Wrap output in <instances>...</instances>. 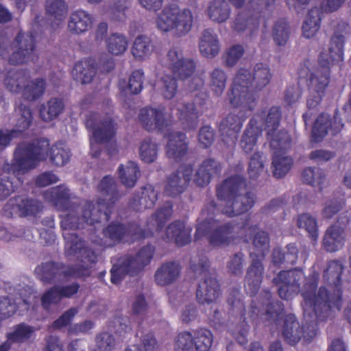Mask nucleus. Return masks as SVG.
Wrapping results in <instances>:
<instances>
[{"label":"nucleus","mask_w":351,"mask_h":351,"mask_svg":"<svg viewBox=\"0 0 351 351\" xmlns=\"http://www.w3.org/2000/svg\"><path fill=\"white\" fill-rule=\"evenodd\" d=\"M344 266L341 261L331 260L328 262L324 271V279L327 288L322 286L317 291L319 279V273L313 269L304 278L302 269L294 268L282 270L273 278V283L278 287V294L284 300H292L301 294L303 298L302 306L307 328H312L306 335V326L300 328L293 314L285 317L282 336L289 345L297 344L303 335L311 341L317 335L319 322H324L332 316L335 311H339L343 303L341 276Z\"/></svg>","instance_id":"1"},{"label":"nucleus","mask_w":351,"mask_h":351,"mask_svg":"<svg viewBox=\"0 0 351 351\" xmlns=\"http://www.w3.org/2000/svg\"><path fill=\"white\" fill-rule=\"evenodd\" d=\"M98 190L104 197L95 203L86 201L82 208L71 203L70 191L64 184L49 189L44 192L43 197L57 209L66 212L60 215V227L64 232H70L110 220L114 205L121 197L115 179L110 176H104Z\"/></svg>","instance_id":"2"},{"label":"nucleus","mask_w":351,"mask_h":351,"mask_svg":"<svg viewBox=\"0 0 351 351\" xmlns=\"http://www.w3.org/2000/svg\"><path fill=\"white\" fill-rule=\"evenodd\" d=\"M271 74L269 67L257 63L253 72L240 68L235 75L228 98L234 108H239V114L230 113L219 123V131L223 143L234 145L243 121L255 109L258 99V92L270 82Z\"/></svg>","instance_id":"3"},{"label":"nucleus","mask_w":351,"mask_h":351,"mask_svg":"<svg viewBox=\"0 0 351 351\" xmlns=\"http://www.w3.org/2000/svg\"><path fill=\"white\" fill-rule=\"evenodd\" d=\"M65 255L75 256L84 265L66 266L61 263L47 262L35 269L37 278L44 284H51L69 277L80 278L90 276V268L97 262V254L86 241L75 233L63 232Z\"/></svg>","instance_id":"4"},{"label":"nucleus","mask_w":351,"mask_h":351,"mask_svg":"<svg viewBox=\"0 0 351 351\" xmlns=\"http://www.w3.org/2000/svg\"><path fill=\"white\" fill-rule=\"evenodd\" d=\"M58 167L65 165L70 159V150L62 142L50 147L49 141L45 138L19 143L13 153L11 162H5L3 170L13 175H23L36 168L48 157Z\"/></svg>","instance_id":"5"},{"label":"nucleus","mask_w":351,"mask_h":351,"mask_svg":"<svg viewBox=\"0 0 351 351\" xmlns=\"http://www.w3.org/2000/svg\"><path fill=\"white\" fill-rule=\"evenodd\" d=\"M344 43V36L335 32L330 38L328 51H322L319 53L318 66L315 71H310L308 60H305L298 69L299 78H307V85L316 94L307 99L306 106L308 110L315 109L321 104L330 84L331 67L336 64L341 66L343 61Z\"/></svg>","instance_id":"6"},{"label":"nucleus","mask_w":351,"mask_h":351,"mask_svg":"<svg viewBox=\"0 0 351 351\" xmlns=\"http://www.w3.org/2000/svg\"><path fill=\"white\" fill-rule=\"evenodd\" d=\"M173 214V204L166 202L158 208L147 222V229H143L136 222L124 223L113 221L102 230L103 238L93 240V242L103 247H112L121 243L126 238L141 240L152 237L154 232H159Z\"/></svg>","instance_id":"7"},{"label":"nucleus","mask_w":351,"mask_h":351,"mask_svg":"<svg viewBox=\"0 0 351 351\" xmlns=\"http://www.w3.org/2000/svg\"><path fill=\"white\" fill-rule=\"evenodd\" d=\"M218 212L217 204L210 201L201 213L202 217H206L199 222L196 226L195 240H199L205 237L213 247H226L232 243L237 237L234 234L236 225L232 222L220 223L215 219Z\"/></svg>","instance_id":"8"},{"label":"nucleus","mask_w":351,"mask_h":351,"mask_svg":"<svg viewBox=\"0 0 351 351\" xmlns=\"http://www.w3.org/2000/svg\"><path fill=\"white\" fill-rule=\"evenodd\" d=\"M257 229L256 225L250 226L247 228L250 235L245 234L243 237L245 242L252 239L254 246V251L250 253L252 261L247 270L245 285L246 292L251 296L255 295L260 289L264 273L263 260L269 250L270 239L268 233L265 231L256 232Z\"/></svg>","instance_id":"9"},{"label":"nucleus","mask_w":351,"mask_h":351,"mask_svg":"<svg viewBox=\"0 0 351 351\" xmlns=\"http://www.w3.org/2000/svg\"><path fill=\"white\" fill-rule=\"evenodd\" d=\"M246 186L245 180L238 175L225 179L216 189L217 198L226 202L221 212L228 217L240 215L247 213L254 206L255 197L253 193L241 191Z\"/></svg>","instance_id":"10"},{"label":"nucleus","mask_w":351,"mask_h":351,"mask_svg":"<svg viewBox=\"0 0 351 351\" xmlns=\"http://www.w3.org/2000/svg\"><path fill=\"white\" fill-rule=\"evenodd\" d=\"M282 118L280 106H273L267 110L257 112L250 120L241 140V147L246 154L251 153L263 130L273 134L278 130Z\"/></svg>","instance_id":"11"},{"label":"nucleus","mask_w":351,"mask_h":351,"mask_svg":"<svg viewBox=\"0 0 351 351\" xmlns=\"http://www.w3.org/2000/svg\"><path fill=\"white\" fill-rule=\"evenodd\" d=\"M154 247L146 245L135 254H125L117 259L110 269V281L119 285L127 276H138L149 265L154 256Z\"/></svg>","instance_id":"12"},{"label":"nucleus","mask_w":351,"mask_h":351,"mask_svg":"<svg viewBox=\"0 0 351 351\" xmlns=\"http://www.w3.org/2000/svg\"><path fill=\"white\" fill-rule=\"evenodd\" d=\"M190 267L195 274L203 276L196 290L197 301L199 304H210L215 302L221 295L220 285L209 271L210 262L205 256H199L198 263H191Z\"/></svg>","instance_id":"13"},{"label":"nucleus","mask_w":351,"mask_h":351,"mask_svg":"<svg viewBox=\"0 0 351 351\" xmlns=\"http://www.w3.org/2000/svg\"><path fill=\"white\" fill-rule=\"evenodd\" d=\"M193 25L192 12L189 9L181 10L177 5L165 7L156 19V25L162 32L176 29L178 36L188 33Z\"/></svg>","instance_id":"14"},{"label":"nucleus","mask_w":351,"mask_h":351,"mask_svg":"<svg viewBox=\"0 0 351 351\" xmlns=\"http://www.w3.org/2000/svg\"><path fill=\"white\" fill-rule=\"evenodd\" d=\"M85 125L92 132L93 137L99 144L110 142L117 133L114 120L110 117H102L97 112H91L87 114Z\"/></svg>","instance_id":"15"},{"label":"nucleus","mask_w":351,"mask_h":351,"mask_svg":"<svg viewBox=\"0 0 351 351\" xmlns=\"http://www.w3.org/2000/svg\"><path fill=\"white\" fill-rule=\"evenodd\" d=\"M17 50L9 58V63L12 65L23 64L29 61L35 62L38 57L36 54V34L34 32L20 31L14 38Z\"/></svg>","instance_id":"16"},{"label":"nucleus","mask_w":351,"mask_h":351,"mask_svg":"<svg viewBox=\"0 0 351 351\" xmlns=\"http://www.w3.org/2000/svg\"><path fill=\"white\" fill-rule=\"evenodd\" d=\"M263 298L260 306H258L254 300H252L248 316L253 320L261 313L265 311V319L276 324L282 319L285 311L284 304L282 302L272 300V293L269 289L263 290L261 293Z\"/></svg>","instance_id":"17"},{"label":"nucleus","mask_w":351,"mask_h":351,"mask_svg":"<svg viewBox=\"0 0 351 351\" xmlns=\"http://www.w3.org/2000/svg\"><path fill=\"white\" fill-rule=\"evenodd\" d=\"M343 126L338 108L335 110L333 117L328 113L322 112L313 123L311 130L312 141L319 143L329 132L332 136L337 135L342 130Z\"/></svg>","instance_id":"18"},{"label":"nucleus","mask_w":351,"mask_h":351,"mask_svg":"<svg viewBox=\"0 0 351 351\" xmlns=\"http://www.w3.org/2000/svg\"><path fill=\"white\" fill-rule=\"evenodd\" d=\"M43 208L41 202L29 197L17 196L10 198L3 207V213L8 217L36 216Z\"/></svg>","instance_id":"19"},{"label":"nucleus","mask_w":351,"mask_h":351,"mask_svg":"<svg viewBox=\"0 0 351 351\" xmlns=\"http://www.w3.org/2000/svg\"><path fill=\"white\" fill-rule=\"evenodd\" d=\"M138 119L143 128L149 132H162L172 123V117L166 115L164 108L145 106L140 110Z\"/></svg>","instance_id":"20"},{"label":"nucleus","mask_w":351,"mask_h":351,"mask_svg":"<svg viewBox=\"0 0 351 351\" xmlns=\"http://www.w3.org/2000/svg\"><path fill=\"white\" fill-rule=\"evenodd\" d=\"M167 66L173 76L182 80L193 75L197 67L193 59L184 58L182 51L176 47L167 53Z\"/></svg>","instance_id":"21"},{"label":"nucleus","mask_w":351,"mask_h":351,"mask_svg":"<svg viewBox=\"0 0 351 351\" xmlns=\"http://www.w3.org/2000/svg\"><path fill=\"white\" fill-rule=\"evenodd\" d=\"M5 84L10 91L21 93L23 98L30 101H36L41 97L46 87L45 80L43 78H37L23 83V87L21 83L16 82L12 83L11 79L6 78Z\"/></svg>","instance_id":"22"},{"label":"nucleus","mask_w":351,"mask_h":351,"mask_svg":"<svg viewBox=\"0 0 351 351\" xmlns=\"http://www.w3.org/2000/svg\"><path fill=\"white\" fill-rule=\"evenodd\" d=\"M158 199V192L151 184L141 189V191L134 193L129 202V207L134 211L140 212L154 206Z\"/></svg>","instance_id":"23"},{"label":"nucleus","mask_w":351,"mask_h":351,"mask_svg":"<svg viewBox=\"0 0 351 351\" xmlns=\"http://www.w3.org/2000/svg\"><path fill=\"white\" fill-rule=\"evenodd\" d=\"M167 138L165 147L167 157L176 161L180 160L188 152L186 134L181 132H173L168 134Z\"/></svg>","instance_id":"24"},{"label":"nucleus","mask_w":351,"mask_h":351,"mask_svg":"<svg viewBox=\"0 0 351 351\" xmlns=\"http://www.w3.org/2000/svg\"><path fill=\"white\" fill-rule=\"evenodd\" d=\"M260 17L255 10L245 9L237 14L231 27L237 32L249 30L252 34L259 27Z\"/></svg>","instance_id":"25"},{"label":"nucleus","mask_w":351,"mask_h":351,"mask_svg":"<svg viewBox=\"0 0 351 351\" xmlns=\"http://www.w3.org/2000/svg\"><path fill=\"white\" fill-rule=\"evenodd\" d=\"M191 227H186L184 221L176 220L168 226L166 236L169 241H173L177 246L182 247L191 242Z\"/></svg>","instance_id":"26"},{"label":"nucleus","mask_w":351,"mask_h":351,"mask_svg":"<svg viewBox=\"0 0 351 351\" xmlns=\"http://www.w3.org/2000/svg\"><path fill=\"white\" fill-rule=\"evenodd\" d=\"M96 62L91 58L77 61L73 69L72 75L75 80L82 84H90L96 75Z\"/></svg>","instance_id":"27"},{"label":"nucleus","mask_w":351,"mask_h":351,"mask_svg":"<svg viewBox=\"0 0 351 351\" xmlns=\"http://www.w3.org/2000/svg\"><path fill=\"white\" fill-rule=\"evenodd\" d=\"M221 166L219 162L213 158L203 161L195 173L194 182L198 186L208 185L213 176L219 174Z\"/></svg>","instance_id":"28"},{"label":"nucleus","mask_w":351,"mask_h":351,"mask_svg":"<svg viewBox=\"0 0 351 351\" xmlns=\"http://www.w3.org/2000/svg\"><path fill=\"white\" fill-rule=\"evenodd\" d=\"M345 241V230L337 224L331 225L326 231L323 245L329 252H335L341 248Z\"/></svg>","instance_id":"29"},{"label":"nucleus","mask_w":351,"mask_h":351,"mask_svg":"<svg viewBox=\"0 0 351 351\" xmlns=\"http://www.w3.org/2000/svg\"><path fill=\"white\" fill-rule=\"evenodd\" d=\"M93 25L92 16L86 11L78 10L71 13L68 21V29L75 34L87 32Z\"/></svg>","instance_id":"30"},{"label":"nucleus","mask_w":351,"mask_h":351,"mask_svg":"<svg viewBox=\"0 0 351 351\" xmlns=\"http://www.w3.org/2000/svg\"><path fill=\"white\" fill-rule=\"evenodd\" d=\"M199 47L201 53L206 58H214L218 55L220 44L213 29H206L202 32Z\"/></svg>","instance_id":"31"},{"label":"nucleus","mask_w":351,"mask_h":351,"mask_svg":"<svg viewBox=\"0 0 351 351\" xmlns=\"http://www.w3.org/2000/svg\"><path fill=\"white\" fill-rule=\"evenodd\" d=\"M181 267L174 261L162 264L155 273V281L158 285L166 286L173 283L179 276Z\"/></svg>","instance_id":"32"},{"label":"nucleus","mask_w":351,"mask_h":351,"mask_svg":"<svg viewBox=\"0 0 351 351\" xmlns=\"http://www.w3.org/2000/svg\"><path fill=\"white\" fill-rule=\"evenodd\" d=\"M154 48L151 38L145 35H139L133 42L131 53L136 60L142 61L151 56Z\"/></svg>","instance_id":"33"},{"label":"nucleus","mask_w":351,"mask_h":351,"mask_svg":"<svg viewBox=\"0 0 351 351\" xmlns=\"http://www.w3.org/2000/svg\"><path fill=\"white\" fill-rule=\"evenodd\" d=\"M35 328L25 322L14 325L12 331L7 332L6 339L12 346L14 343H23L29 341L35 333Z\"/></svg>","instance_id":"34"},{"label":"nucleus","mask_w":351,"mask_h":351,"mask_svg":"<svg viewBox=\"0 0 351 351\" xmlns=\"http://www.w3.org/2000/svg\"><path fill=\"white\" fill-rule=\"evenodd\" d=\"M273 153H286L291 147L292 139L285 129L276 130L273 134H267Z\"/></svg>","instance_id":"35"},{"label":"nucleus","mask_w":351,"mask_h":351,"mask_svg":"<svg viewBox=\"0 0 351 351\" xmlns=\"http://www.w3.org/2000/svg\"><path fill=\"white\" fill-rule=\"evenodd\" d=\"M303 182L313 187H317L321 192L326 183V176L324 171L319 167H306L302 173Z\"/></svg>","instance_id":"36"},{"label":"nucleus","mask_w":351,"mask_h":351,"mask_svg":"<svg viewBox=\"0 0 351 351\" xmlns=\"http://www.w3.org/2000/svg\"><path fill=\"white\" fill-rule=\"evenodd\" d=\"M209 19L215 22H225L230 15V8L225 0H213L207 8Z\"/></svg>","instance_id":"37"},{"label":"nucleus","mask_w":351,"mask_h":351,"mask_svg":"<svg viewBox=\"0 0 351 351\" xmlns=\"http://www.w3.org/2000/svg\"><path fill=\"white\" fill-rule=\"evenodd\" d=\"M178 116L186 129L193 130L197 126L199 113L195 102L184 104L178 109Z\"/></svg>","instance_id":"38"},{"label":"nucleus","mask_w":351,"mask_h":351,"mask_svg":"<svg viewBox=\"0 0 351 351\" xmlns=\"http://www.w3.org/2000/svg\"><path fill=\"white\" fill-rule=\"evenodd\" d=\"M118 172L120 181L127 188L134 187L140 176L139 167L133 161H129L125 166L120 165Z\"/></svg>","instance_id":"39"},{"label":"nucleus","mask_w":351,"mask_h":351,"mask_svg":"<svg viewBox=\"0 0 351 351\" xmlns=\"http://www.w3.org/2000/svg\"><path fill=\"white\" fill-rule=\"evenodd\" d=\"M286 252L280 248H275L272 252V262L274 265L286 263L293 265L296 264L298 258V249L295 244L289 243L286 247Z\"/></svg>","instance_id":"40"},{"label":"nucleus","mask_w":351,"mask_h":351,"mask_svg":"<svg viewBox=\"0 0 351 351\" xmlns=\"http://www.w3.org/2000/svg\"><path fill=\"white\" fill-rule=\"evenodd\" d=\"M322 12L319 8L311 9L302 25L303 36L307 38H312L320 28Z\"/></svg>","instance_id":"41"},{"label":"nucleus","mask_w":351,"mask_h":351,"mask_svg":"<svg viewBox=\"0 0 351 351\" xmlns=\"http://www.w3.org/2000/svg\"><path fill=\"white\" fill-rule=\"evenodd\" d=\"M286 153H273L272 171L275 178H281L291 170L293 164V158L285 156Z\"/></svg>","instance_id":"42"},{"label":"nucleus","mask_w":351,"mask_h":351,"mask_svg":"<svg viewBox=\"0 0 351 351\" xmlns=\"http://www.w3.org/2000/svg\"><path fill=\"white\" fill-rule=\"evenodd\" d=\"M108 51L114 56L123 54L128 47V40L123 34L112 33L106 40Z\"/></svg>","instance_id":"43"},{"label":"nucleus","mask_w":351,"mask_h":351,"mask_svg":"<svg viewBox=\"0 0 351 351\" xmlns=\"http://www.w3.org/2000/svg\"><path fill=\"white\" fill-rule=\"evenodd\" d=\"M239 289H233L228 298L227 302L230 306V313L239 317L243 322H246L245 306L242 300Z\"/></svg>","instance_id":"44"},{"label":"nucleus","mask_w":351,"mask_h":351,"mask_svg":"<svg viewBox=\"0 0 351 351\" xmlns=\"http://www.w3.org/2000/svg\"><path fill=\"white\" fill-rule=\"evenodd\" d=\"M187 186L185 181L182 180L180 171H176L167 178L165 193L168 196L176 197L182 194Z\"/></svg>","instance_id":"45"},{"label":"nucleus","mask_w":351,"mask_h":351,"mask_svg":"<svg viewBox=\"0 0 351 351\" xmlns=\"http://www.w3.org/2000/svg\"><path fill=\"white\" fill-rule=\"evenodd\" d=\"M64 104L61 99L51 98L47 102V108L40 109V116L45 121H51L58 117L64 110Z\"/></svg>","instance_id":"46"},{"label":"nucleus","mask_w":351,"mask_h":351,"mask_svg":"<svg viewBox=\"0 0 351 351\" xmlns=\"http://www.w3.org/2000/svg\"><path fill=\"white\" fill-rule=\"evenodd\" d=\"M194 348L196 351H210L213 335L208 329L201 328L194 331Z\"/></svg>","instance_id":"47"},{"label":"nucleus","mask_w":351,"mask_h":351,"mask_svg":"<svg viewBox=\"0 0 351 351\" xmlns=\"http://www.w3.org/2000/svg\"><path fill=\"white\" fill-rule=\"evenodd\" d=\"M227 75L221 69H215L210 74L209 86L214 95L220 97L223 94L227 82Z\"/></svg>","instance_id":"48"},{"label":"nucleus","mask_w":351,"mask_h":351,"mask_svg":"<svg viewBox=\"0 0 351 351\" xmlns=\"http://www.w3.org/2000/svg\"><path fill=\"white\" fill-rule=\"evenodd\" d=\"M297 225L299 228L304 229L311 241L316 243L318 238V226L315 217L306 213L299 215Z\"/></svg>","instance_id":"49"},{"label":"nucleus","mask_w":351,"mask_h":351,"mask_svg":"<svg viewBox=\"0 0 351 351\" xmlns=\"http://www.w3.org/2000/svg\"><path fill=\"white\" fill-rule=\"evenodd\" d=\"M290 35V28L285 19H278L273 27L272 36L274 42L278 46L287 44Z\"/></svg>","instance_id":"50"},{"label":"nucleus","mask_w":351,"mask_h":351,"mask_svg":"<svg viewBox=\"0 0 351 351\" xmlns=\"http://www.w3.org/2000/svg\"><path fill=\"white\" fill-rule=\"evenodd\" d=\"M18 309L19 305L15 300L8 296L0 297V327L2 321L12 317Z\"/></svg>","instance_id":"51"},{"label":"nucleus","mask_w":351,"mask_h":351,"mask_svg":"<svg viewBox=\"0 0 351 351\" xmlns=\"http://www.w3.org/2000/svg\"><path fill=\"white\" fill-rule=\"evenodd\" d=\"M174 351H194V339L191 332L183 331L178 334L173 343Z\"/></svg>","instance_id":"52"},{"label":"nucleus","mask_w":351,"mask_h":351,"mask_svg":"<svg viewBox=\"0 0 351 351\" xmlns=\"http://www.w3.org/2000/svg\"><path fill=\"white\" fill-rule=\"evenodd\" d=\"M245 49L242 45L237 44L230 47L223 56L225 65L229 67L234 66L243 57Z\"/></svg>","instance_id":"53"},{"label":"nucleus","mask_w":351,"mask_h":351,"mask_svg":"<svg viewBox=\"0 0 351 351\" xmlns=\"http://www.w3.org/2000/svg\"><path fill=\"white\" fill-rule=\"evenodd\" d=\"M45 7L47 14L54 17L58 21H62L67 10L64 0H47Z\"/></svg>","instance_id":"54"},{"label":"nucleus","mask_w":351,"mask_h":351,"mask_svg":"<svg viewBox=\"0 0 351 351\" xmlns=\"http://www.w3.org/2000/svg\"><path fill=\"white\" fill-rule=\"evenodd\" d=\"M19 108L21 115L17 119L15 129L18 131V136L30 127L33 120L32 112L29 107L21 104Z\"/></svg>","instance_id":"55"},{"label":"nucleus","mask_w":351,"mask_h":351,"mask_svg":"<svg viewBox=\"0 0 351 351\" xmlns=\"http://www.w3.org/2000/svg\"><path fill=\"white\" fill-rule=\"evenodd\" d=\"M158 153V147L150 139H145L140 147V156L143 161L147 163L154 162Z\"/></svg>","instance_id":"56"},{"label":"nucleus","mask_w":351,"mask_h":351,"mask_svg":"<svg viewBox=\"0 0 351 351\" xmlns=\"http://www.w3.org/2000/svg\"><path fill=\"white\" fill-rule=\"evenodd\" d=\"M262 154L256 152H254L250 158L247 168V173L251 179H256L263 171L264 164L262 159Z\"/></svg>","instance_id":"57"},{"label":"nucleus","mask_w":351,"mask_h":351,"mask_svg":"<svg viewBox=\"0 0 351 351\" xmlns=\"http://www.w3.org/2000/svg\"><path fill=\"white\" fill-rule=\"evenodd\" d=\"M144 78V72L142 69H136L132 71L127 86L128 90L134 95L141 93L143 88Z\"/></svg>","instance_id":"58"},{"label":"nucleus","mask_w":351,"mask_h":351,"mask_svg":"<svg viewBox=\"0 0 351 351\" xmlns=\"http://www.w3.org/2000/svg\"><path fill=\"white\" fill-rule=\"evenodd\" d=\"M346 204L343 197L333 198L328 200L322 210V215L326 219H330L340 210Z\"/></svg>","instance_id":"59"},{"label":"nucleus","mask_w":351,"mask_h":351,"mask_svg":"<svg viewBox=\"0 0 351 351\" xmlns=\"http://www.w3.org/2000/svg\"><path fill=\"white\" fill-rule=\"evenodd\" d=\"M163 86L162 93L167 99L173 98L178 91V83L175 76L165 75L162 77Z\"/></svg>","instance_id":"60"},{"label":"nucleus","mask_w":351,"mask_h":351,"mask_svg":"<svg viewBox=\"0 0 351 351\" xmlns=\"http://www.w3.org/2000/svg\"><path fill=\"white\" fill-rule=\"evenodd\" d=\"M13 180L10 176L0 174V201L5 199L16 190Z\"/></svg>","instance_id":"61"},{"label":"nucleus","mask_w":351,"mask_h":351,"mask_svg":"<svg viewBox=\"0 0 351 351\" xmlns=\"http://www.w3.org/2000/svg\"><path fill=\"white\" fill-rule=\"evenodd\" d=\"M243 263L244 254L241 252L235 253L230 257L227 263L228 271L235 276L241 275L243 274Z\"/></svg>","instance_id":"62"},{"label":"nucleus","mask_w":351,"mask_h":351,"mask_svg":"<svg viewBox=\"0 0 351 351\" xmlns=\"http://www.w3.org/2000/svg\"><path fill=\"white\" fill-rule=\"evenodd\" d=\"M215 138V130L209 125L202 126L198 134V141L204 148L210 147Z\"/></svg>","instance_id":"63"},{"label":"nucleus","mask_w":351,"mask_h":351,"mask_svg":"<svg viewBox=\"0 0 351 351\" xmlns=\"http://www.w3.org/2000/svg\"><path fill=\"white\" fill-rule=\"evenodd\" d=\"M62 300L58 286H53L45 291L41 297V303L44 308L52 304H58Z\"/></svg>","instance_id":"64"}]
</instances>
